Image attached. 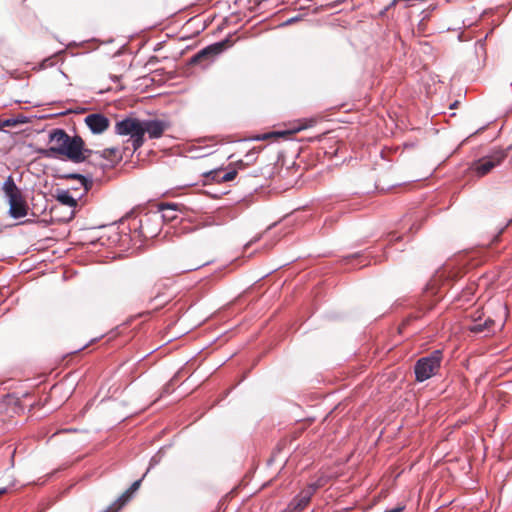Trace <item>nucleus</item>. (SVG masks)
<instances>
[{
	"mask_svg": "<svg viewBox=\"0 0 512 512\" xmlns=\"http://www.w3.org/2000/svg\"><path fill=\"white\" fill-rule=\"evenodd\" d=\"M177 205L176 204H169V203H161L158 205V211L155 213H158L160 216V223L162 221H172L174 220L177 215Z\"/></svg>",
	"mask_w": 512,
	"mask_h": 512,
	"instance_id": "f8f14e48",
	"label": "nucleus"
},
{
	"mask_svg": "<svg viewBox=\"0 0 512 512\" xmlns=\"http://www.w3.org/2000/svg\"><path fill=\"white\" fill-rule=\"evenodd\" d=\"M404 509H405V506H403V505H398V506H396L395 508L390 509V510H387V511H385V512H403V511H404Z\"/></svg>",
	"mask_w": 512,
	"mask_h": 512,
	"instance_id": "412c9836",
	"label": "nucleus"
},
{
	"mask_svg": "<svg viewBox=\"0 0 512 512\" xmlns=\"http://www.w3.org/2000/svg\"><path fill=\"white\" fill-rule=\"evenodd\" d=\"M169 126L167 121L159 119L140 121L136 118H126L116 123L115 132L118 135H129L133 150L136 151L143 145L145 133L150 138H159Z\"/></svg>",
	"mask_w": 512,
	"mask_h": 512,
	"instance_id": "f03ea898",
	"label": "nucleus"
},
{
	"mask_svg": "<svg viewBox=\"0 0 512 512\" xmlns=\"http://www.w3.org/2000/svg\"><path fill=\"white\" fill-rule=\"evenodd\" d=\"M507 155V150H494L489 155L483 156L475 161L471 169L478 177H483L490 173L496 166L500 165L506 159Z\"/></svg>",
	"mask_w": 512,
	"mask_h": 512,
	"instance_id": "423d86ee",
	"label": "nucleus"
},
{
	"mask_svg": "<svg viewBox=\"0 0 512 512\" xmlns=\"http://www.w3.org/2000/svg\"><path fill=\"white\" fill-rule=\"evenodd\" d=\"M3 127H12L17 124V121L14 119H1Z\"/></svg>",
	"mask_w": 512,
	"mask_h": 512,
	"instance_id": "6ab92c4d",
	"label": "nucleus"
},
{
	"mask_svg": "<svg viewBox=\"0 0 512 512\" xmlns=\"http://www.w3.org/2000/svg\"><path fill=\"white\" fill-rule=\"evenodd\" d=\"M246 165H251L256 162L257 160V151L254 149L250 150L246 155Z\"/></svg>",
	"mask_w": 512,
	"mask_h": 512,
	"instance_id": "f3484780",
	"label": "nucleus"
},
{
	"mask_svg": "<svg viewBox=\"0 0 512 512\" xmlns=\"http://www.w3.org/2000/svg\"><path fill=\"white\" fill-rule=\"evenodd\" d=\"M231 45H232V42L229 39L209 45L206 48L200 50L197 54H195L191 58V63L199 64L205 60H209V59L213 58L214 56L222 53L225 49H227Z\"/></svg>",
	"mask_w": 512,
	"mask_h": 512,
	"instance_id": "6e6552de",
	"label": "nucleus"
},
{
	"mask_svg": "<svg viewBox=\"0 0 512 512\" xmlns=\"http://www.w3.org/2000/svg\"><path fill=\"white\" fill-rule=\"evenodd\" d=\"M6 488H0V496L6 493Z\"/></svg>",
	"mask_w": 512,
	"mask_h": 512,
	"instance_id": "4be33fe9",
	"label": "nucleus"
},
{
	"mask_svg": "<svg viewBox=\"0 0 512 512\" xmlns=\"http://www.w3.org/2000/svg\"><path fill=\"white\" fill-rule=\"evenodd\" d=\"M236 176H237V170L232 169L231 171H229V172L225 173L223 176H221V179L217 180V183L232 181L236 178Z\"/></svg>",
	"mask_w": 512,
	"mask_h": 512,
	"instance_id": "dca6fc26",
	"label": "nucleus"
},
{
	"mask_svg": "<svg viewBox=\"0 0 512 512\" xmlns=\"http://www.w3.org/2000/svg\"><path fill=\"white\" fill-rule=\"evenodd\" d=\"M495 321L491 318L486 319L483 323H474L469 327L472 333H482L485 331H491Z\"/></svg>",
	"mask_w": 512,
	"mask_h": 512,
	"instance_id": "ddd939ff",
	"label": "nucleus"
},
{
	"mask_svg": "<svg viewBox=\"0 0 512 512\" xmlns=\"http://www.w3.org/2000/svg\"><path fill=\"white\" fill-rule=\"evenodd\" d=\"M160 216L158 213L147 212L138 219L139 233L144 238H154L160 230Z\"/></svg>",
	"mask_w": 512,
	"mask_h": 512,
	"instance_id": "0eeeda50",
	"label": "nucleus"
},
{
	"mask_svg": "<svg viewBox=\"0 0 512 512\" xmlns=\"http://www.w3.org/2000/svg\"><path fill=\"white\" fill-rule=\"evenodd\" d=\"M57 201L61 204L74 208L77 206V200L72 197L68 191H60L56 195Z\"/></svg>",
	"mask_w": 512,
	"mask_h": 512,
	"instance_id": "4468645a",
	"label": "nucleus"
},
{
	"mask_svg": "<svg viewBox=\"0 0 512 512\" xmlns=\"http://www.w3.org/2000/svg\"><path fill=\"white\" fill-rule=\"evenodd\" d=\"M222 169H215L208 172L203 173V177L205 178L204 184L209 182H216L221 179L220 173Z\"/></svg>",
	"mask_w": 512,
	"mask_h": 512,
	"instance_id": "2eb2a0df",
	"label": "nucleus"
},
{
	"mask_svg": "<svg viewBox=\"0 0 512 512\" xmlns=\"http://www.w3.org/2000/svg\"><path fill=\"white\" fill-rule=\"evenodd\" d=\"M229 166H233L234 168L233 169H244L246 168L248 165H246V161L244 160H238L236 161L235 163H230Z\"/></svg>",
	"mask_w": 512,
	"mask_h": 512,
	"instance_id": "a211bd4d",
	"label": "nucleus"
},
{
	"mask_svg": "<svg viewBox=\"0 0 512 512\" xmlns=\"http://www.w3.org/2000/svg\"><path fill=\"white\" fill-rule=\"evenodd\" d=\"M50 148L47 156H63L73 163L85 162L91 155V149L85 147L84 140L78 136H70L62 129H55L50 133Z\"/></svg>",
	"mask_w": 512,
	"mask_h": 512,
	"instance_id": "f257e3e1",
	"label": "nucleus"
},
{
	"mask_svg": "<svg viewBox=\"0 0 512 512\" xmlns=\"http://www.w3.org/2000/svg\"><path fill=\"white\" fill-rule=\"evenodd\" d=\"M91 155L93 156H87L86 168L84 169V172L89 176V178L81 174H69L65 176L67 179H76L80 181L85 192L92 187V176L98 169L103 170L121 159V155H119L116 148H108L102 152L91 150Z\"/></svg>",
	"mask_w": 512,
	"mask_h": 512,
	"instance_id": "7ed1b4c3",
	"label": "nucleus"
},
{
	"mask_svg": "<svg viewBox=\"0 0 512 512\" xmlns=\"http://www.w3.org/2000/svg\"><path fill=\"white\" fill-rule=\"evenodd\" d=\"M3 192L8 199L9 215L14 219L28 215L29 207L22 191L17 187L12 176H9L3 184Z\"/></svg>",
	"mask_w": 512,
	"mask_h": 512,
	"instance_id": "20e7f679",
	"label": "nucleus"
},
{
	"mask_svg": "<svg viewBox=\"0 0 512 512\" xmlns=\"http://www.w3.org/2000/svg\"><path fill=\"white\" fill-rule=\"evenodd\" d=\"M442 358V351L434 350L428 356L418 359L414 366L416 381L423 382L434 376L440 368Z\"/></svg>",
	"mask_w": 512,
	"mask_h": 512,
	"instance_id": "39448f33",
	"label": "nucleus"
},
{
	"mask_svg": "<svg viewBox=\"0 0 512 512\" xmlns=\"http://www.w3.org/2000/svg\"><path fill=\"white\" fill-rule=\"evenodd\" d=\"M140 485L141 480L135 481L105 512H118Z\"/></svg>",
	"mask_w": 512,
	"mask_h": 512,
	"instance_id": "9b49d317",
	"label": "nucleus"
},
{
	"mask_svg": "<svg viewBox=\"0 0 512 512\" xmlns=\"http://www.w3.org/2000/svg\"><path fill=\"white\" fill-rule=\"evenodd\" d=\"M317 488L318 486L311 484L302 491H300V493L290 503L288 511L302 512L310 503L311 498L316 492Z\"/></svg>",
	"mask_w": 512,
	"mask_h": 512,
	"instance_id": "1a4fd4ad",
	"label": "nucleus"
},
{
	"mask_svg": "<svg viewBox=\"0 0 512 512\" xmlns=\"http://www.w3.org/2000/svg\"><path fill=\"white\" fill-rule=\"evenodd\" d=\"M85 124L94 134L105 132L110 126V120L101 113H92L85 117Z\"/></svg>",
	"mask_w": 512,
	"mask_h": 512,
	"instance_id": "9d476101",
	"label": "nucleus"
},
{
	"mask_svg": "<svg viewBox=\"0 0 512 512\" xmlns=\"http://www.w3.org/2000/svg\"><path fill=\"white\" fill-rule=\"evenodd\" d=\"M209 263H210V261H204V262H202V263H200V264H198V265L191 266V267H189V268L185 269L184 271H193V270H196V269H198V268H200V267H202V266H204V265H207V264H209Z\"/></svg>",
	"mask_w": 512,
	"mask_h": 512,
	"instance_id": "aec40b11",
	"label": "nucleus"
}]
</instances>
